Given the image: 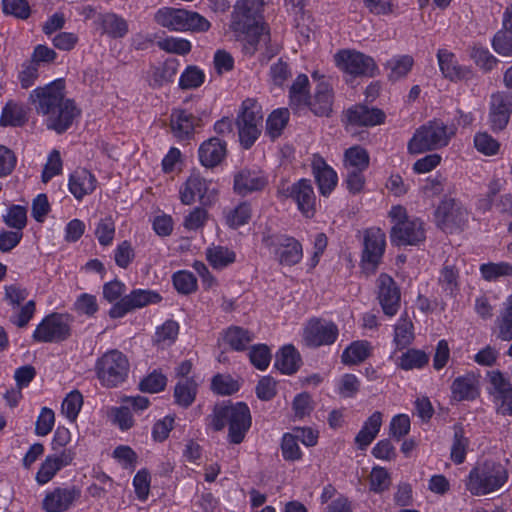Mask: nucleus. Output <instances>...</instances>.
I'll return each instance as SVG.
<instances>
[{
    "label": "nucleus",
    "instance_id": "obj_1",
    "mask_svg": "<svg viewBox=\"0 0 512 512\" xmlns=\"http://www.w3.org/2000/svg\"><path fill=\"white\" fill-rule=\"evenodd\" d=\"M29 99L37 114L46 116L47 128L58 134L66 132L81 114L74 100L65 97L63 79L34 89Z\"/></svg>",
    "mask_w": 512,
    "mask_h": 512
},
{
    "label": "nucleus",
    "instance_id": "obj_2",
    "mask_svg": "<svg viewBox=\"0 0 512 512\" xmlns=\"http://www.w3.org/2000/svg\"><path fill=\"white\" fill-rule=\"evenodd\" d=\"M250 409L244 402L216 405L211 416V426L221 431L228 426V440L232 444H240L251 427Z\"/></svg>",
    "mask_w": 512,
    "mask_h": 512
},
{
    "label": "nucleus",
    "instance_id": "obj_3",
    "mask_svg": "<svg viewBox=\"0 0 512 512\" xmlns=\"http://www.w3.org/2000/svg\"><path fill=\"white\" fill-rule=\"evenodd\" d=\"M509 479L507 468L500 462H477L470 470L465 487L473 496H485L502 489Z\"/></svg>",
    "mask_w": 512,
    "mask_h": 512
},
{
    "label": "nucleus",
    "instance_id": "obj_4",
    "mask_svg": "<svg viewBox=\"0 0 512 512\" xmlns=\"http://www.w3.org/2000/svg\"><path fill=\"white\" fill-rule=\"evenodd\" d=\"M263 6L264 0H238L231 13L230 29L253 47L263 35V26L257 19Z\"/></svg>",
    "mask_w": 512,
    "mask_h": 512
},
{
    "label": "nucleus",
    "instance_id": "obj_5",
    "mask_svg": "<svg viewBox=\"0 0 512 512\" xmlns=\"http://www.w3.org/2000/svg\"><path fill=\"white\" fill-rule=\"evenodd\" d=\"M455 132L454 125L448 126L440 120L429 121L416 130L408 143V151L419 154L447 146Z\"/></svg>",
    "mask_w": 512,
    "mask_h": 512
},
{
    "label": "nucleus",
    "instance_id": "obj_6",
    "mask_svg": "<svg viewBox=\"0 0 512 512\" xmlns=\"http://www.w3.org/2000/svg\"><path fill=\"white\" fill-rule=\"evenodd\" d=\"M154 19L162 27L173 31L206 32L211 26L210 22L197 12L172 7L159 9Z\"/></svg>",
    "mask_w": 512,
    "mask_h": 512
},
{
    "label": "nucleus",
    "instance_id": "obj_7",
    "mask_svg": "<svg viewBox=\"0 0 512 512\" xmlns=\"http://www.w3.org/2000/svg\"><path fill=\"white\" fill-rule=\"evenodd\" d=\"M95 372L104 387H117L128 377V359L118 350L108 351L96 361Z\"/></svg>",
    "mask_w": 512,
    "mask_h": 512
},
{
    "label": "nucleus",
    "instance_id": "obj_8",
    "mask_svg": "<svg viewBox=\"0 0 512 512\" xmlns=\"http://www.w3.org/2000/svg\"><path fill=\"white\" fill-rule=\"evenodd\" d=\"M73 317L67 313H51L37 325L32 338L38 343H60L71 336Z\"/></svg>",
    "mask_w": 512,
    "mask_h": 512
},
{
    "label": "nucleus",
    "instance_id": "obj_9",
    "mask_svg": "<svg viewBox=\"0 0 512 512\" xmlns=\"http://www.w3.org/2000/svg\"><path fill=\"white\" fill-rule=\"evenodd\" d=\"M263 115L261 108L254 101L247 99L242 104V112L237 117L240 143L249 149L261 133Z\"/></svg>",
    "mask_w": 512,
    "mask_h": 512
},
{
    "label": "nucleus",
    "instance_id": "obj_10",
    "mask_svg": "<svg viewBox=\"0 0 512 512\" xmlns=\"http://www.w3.org/2000/svg\"><path fill=\"white\" fill-rule=\"evenodd\" d=\"M262 241L281 265L293 266L302 259V245L294 237L285 234H273L264 236Z\"/></svg>",
    "mask_w": 512,
    "mask_h": 512
},
{
    "label": "nucleus",
    "instance_id": "obj_11",
    "mask_svg": "<svg viewBox=\"0 0 512 512\" xmlns=\"http://www.w3.org/2000/svg\"><path fill=\"white\" fill-rule=\"evenodd\" d=\"M334 60L340 70L355 77H373L378 69L372 57L356 50H340Z\"/></svg>",
    "mask_w": 512,
    "mask_h": 512
},
{
    "label": "nucleus",
    "instance_id": "obj_12",
    "mask_svg": "<svg viewBox=\"0 0 512 512\" xmlns=\"http://www.w3.org/2000/svg\"><path fill=\"white\" fill-rule=\"evenodd\" d=\"M211 182L198 173H193L180 188V200L184 205H191L196 197L203 207L213 205L217 200V190L210 188Z\"/></svg>",
    "mask_w": 512,
    "mask_h": 512
},
{
    "label": "nucleus",
    "instance_id": "obj_13",
    "mask_svg": "<svg viewBox=\"0 0 512 512\" xmlns=\"http://www.w3.org/2000/svg\"><path fill=\"white\" fill-rule=\"evenodd\" d=\"M467 209L456 199H444L435 211L437 225L445 232L463 229L468 222Z\"/></svg>",
    "mask_w": 512,
    "mask_h": 512
},
{
    "label": "nucleus",
    "instance_id": "obj_14",
    "mask_svg": "<svg viewBox=\"0 0 512 512\" xmlns=\"http://www.w3.org/2000/svg\"><path fill=\"white\" fill-rule=\"evenodd\" d=\"M279 193L292 199L305 217L312 218L315 215L316 195L309 179L302 178L290 186L282 187Z\"/></svg>",
    "mask_w": 512,
    "mask_h": 512
},
{
    "label": "nucleus",
    "instance_id": "obj_15",
    "mask_svg": "<svg viewBox=\"0 0 512 512\" xmlns=\"http://www.w3.org/2000/svg\"><path fill=\"white\" fill-rule=\"evenodd\" d=\"M162 300L159 293L152 290L135 289L130 294L122 297L109 310V316L113 319L122 318L127 313L140 309L149 304H156Z\"/></svg>",
    "mask_w": 512,
    "mask_h": 512
},
{
    "label": "nucleus",
    "instance_id": "obj_16",
    "mask_svg": "<svg viewBox=\"0 0 512 512\" xmlns=\"http://www.w3.org/2000/svg\"><path fill=\"white\" fill-rule=\"evenodd\" d=\"M362 264L365 270L374 272L385 251V234L379 228H370L364 234Z\"/></svg>",
    "mask_w": 512,
    "mask_h": 512
},
{
    "label": "nucleus",
    "instance_id": "obj_17",
    "mask_svg": "<svg viewBox=\"0 0 512 512\" xmlns=\"http://www.w3.org/2000/svg\"><path fill=\"white\" fill-rule=\"evenodd\" d=\"M345 118L346 130L353 132L356 127H373L383 124L386 115L379 108L356 104L346 110Z\"/></svg>",
    "mask_w": 512,
    "mask_h": 512
},
{
    "label": "nucleus",
    "instance_id": "obj_18",
    "mask_svg": "<svg viewBox=\"0 0 512 512\" xmlns=\"http://www.w3.org/2000/svg\"><path fill=\"white\" fill-rule=\"evenodd\" d=\"M512 114V94L507 91H497L490 97L489 123L495 132L506 128Z\"/></svg>",
    "mask_w": 512,
    "mask_h": 512
},
{
    "label": "nucleus",
    "instance_id": "obj_19",
    "mask_svg": "<svg viewBox=\"0 0 512 512\" xmlns=\"http://www.w3.org/2000/svg\"><path fill=\"white\" fill-rule=\"evenodd\" d=\"M390 239L397 246L417 245L425 239L423 222L420 219L396 222L391 229Z\"/></svg>",
    "mask_w": 512,
    "mask_h": 512
},
{
    "label": "nucleus",
    "instance_id": "obj_20",
    "mask_svg": "<svg viewBox=\"0 0 512 512\" xmlns=\"http://www.w3.org/2000/svg\"><path fill=\"white\" fill-rule=\"evenodd\" d=\"M378 300L385 315L392 317L400 308L401 293L396 282L387 274L377 279Z\"/></svg>",
    "mask_w": 512,
    "mask_h": 512
},
{
    "label": "nucleus",
    "instance_id": "obj_21",
    "mask_svg": "<svg viewBox=\"0 0 512 512\" xmlns=\"http://www.w3.org/2000/svg\"><path fill=\"white\" fill-rule=\"evenodd\" d=\"M338 336V328L333 322L311 320L304 330V340L310 347L333 344Z\"/></svg>",
    "mask_w": 512,
    "mask_h": 512
},
{
    "label": "nucleus",
    "instance_id": "obj_22",
    "mask_svg": "<svg viewBox=\"0 0 512 512\" xmlns=\"http://www.w3.org/2000/svg\"><path fill=\"white\" fill-rule=\"evenodd\" d=\"M268 184L266 175L255 169L243 168L234 175L233 189L240 196L263 190Z\"/></svg>",
    "mask_w": 512,
    "mask_h": 512
},
{
    "label": "nucleus",
    "instance_id": "obj_23",
    "mask_svg": "<svg viewBox=\"0 0 512 512\" xmlns=\"http://www.w3.org/2000/svg\"><path fill=\"white\" fill-rule=\"evenodd\" d=\"M169 120L173 136L180 141L193 138L195 129L201 122L200 118L184 109H173Z\"/></svg>",
    "mask_w": 512,
    "mask_h": 512
},
{
    "label": "nucleus",
    "instance_id": "obj_24",
    "mask_svg": "<svg viewBox=\"0 0 512 512\" xmlns=\"http://www.w3.org/2000/svg\"><path fill=\"white\" fill-rule=\"evenodd\" d=\"M311 168L321 195L328 196L337 185V173L317 154L313 155Z\"/></svg>",
    "mask_w": 512,
    "mask_h": 512
},
{
    "label": "nucleus",
    "instance_id": "obj_25",
    "mask_svg": "<svg viewBox=\"0 0 512 512\" xmlns=\"http://www.w3.org/2000/svg\"><path fill=\"white\" fill-rule=\"evenodd\" d=\"M437 59L443 76L450 81L469 80L473 77L472 70L469 67L459 65L452 52L439 49Z\"/></svg>",
    "mask_w": 512,
    "mask_h": 512
},
{
    "label": "nucleus",
    "instance_id": "obj_26",
    "mask_svg": "<svg viewBox=\"0 0 512 512\" xmlns=\"http://www.w3.org/2000/svg\"><path fill=\"white\" fill-rule=\"evenodd\" d=\"M80 497L76 487L55 488L43 499L42 507L46 512H64Z\"/></svg>",
    "mask_w": 512,
    "mask_h": 512
},
{
    "label": "nucleus",
    "instance_id": "obj_27",
    "mask_svg": "<svg viewBox=\"0 0 512 512\" xmlns=\"http://www.w3.org/2000/svg\"><path fill=\"white\" fill-rule=\"evenodd\" d=\"M73 458L74 453L67 449L63 450L59 455L47 456L36 474L37 482L39 484L48 483L59 470L69 465Z\"/></svg>",
    "mask_w": 512,
    "mask_h": 512
},
{
    "label": "nucleus",
    "instance_id": "obj_28",
    "mask_svg": "<svg viewBox=\"0 0 512 512\" xmlns=\"http://www.w3.org/2000/svg\"><path fill=\"white\" fill-rule=\"evenodd\" d=\"M333 93L329 83L321 81L315 88L313 97L308 100L309 109L316 116H329L332 111Z\"/></svg>",
    "mask_w": 512,
    "mask_h": 512
},
{
    "label": "nucleus",
    "instance_id": "obj_29",
    "mask_svg": "<svg viewBox=\"0 0 512 512\" xmlns=\"http://www.w3.org/2000/svg\"><path fill=\"white\" fill-rule=\"evenodd\" d=\"M226 144L219 138H210L204 141L198 150L201 164L207 168L217 166L225 157Z\"/></svg>",
    "mask_w": 512,
    "mask_h": 512
},
{
    "label": "nucleus",
    "instance_id": "obj_30",
    "mask_svg": "<svg viewBox=\"0 0 512 512\" xmlns=\"http://www.w3.org/2000/svg\"><path fill=\"white\" fill-rule=\"evenodd\" d=\"M96 187V178L86 169L75 170L69 179V190L78 200L91 194Z\"/></svg>",
    "mask_w": 512,
    "mask_h": 512
},
{
    "label": "nucleus",
    "instance_id": "obj_31",
    "mask_svg": "<svg viewBox=\"0 0 512 512\" xmlns=\"http://www.w3.org/2000/svg\"><path fill=\"white\" fill-rule=\"evenodd\" d=\"M290 108L296 113L305 110L308 105L309 79L305 74H299L289 89Z\"/></svg>",
    "mask_w": 512,
    "mask_h": 512
},
{
    "label": "nucleus",
    "instance_id": "obj_32",
    "mask_svg": "<svg viewBox=\"0 0 512 512\" xmlns=\"http://www.w3.org/2000/svg\"><path fill=\"white\" fill-rule=\"evenodd\" d=\"M451 392L456 401L476 399L479 396L476 378L473 375L457 377L451 385Z\"/></svg>",
    "mask_w": 512,
    "mask_h": 512
},
{
    "label": "nucleus",
    "instance_id": "obj_33",
    "mask_svg": "<svg viewBox=\"0 0 512 512\" xmlns=\"http://www.w3.org/2000/svg\"><path fill=\"white\" fill-rule=\"evenodd\" d=\"M382 425V414L374 412L363 424L361 430L355 437L358 448L363 450L368 447L377 436Z\"/></svg>",
    "mask_w": 512,
    "mask_h": 512
},
{
    "label": "nucleus",
    "instance_id": "obj_34",
    "mask_svg": "<svg viewBox=\"0 0 512 512\" xmlns=\"http://www.w3.org/2000/svg\"><path fill=\"white\" fill-rule=\"evenodd\" d=\"M301 363V357L293 345H285L276 354L275 367L283 374L295 373Z\"/></svg>",
    "mask_w": 512,
    "mask_h": 512
},
{
    "label": "nucleus",
    "instance_id": "obj_35",
    "mask_svg": "<svg viewBox=\"0 0 512 512\" xmlns=\"http://www.w3.org/2000/svg\"><path fill=\"white\" fill-rule=\"evenodd\" d=\"M372 346L368 341L358 340L352 342L342 353V362L346 365H357L364 362L371 355Z\"/></svg>",
    "mask_w": 512,
    "mask_h": 512
},
{
    "label": "nucleus",
    "instance_id": "obj_36",
    "mask_svg": "<svg viewBox=\"0 0 512 512\" xmlns=\"http://www.w3.org/2000/svg\"><path fill=\"white\" fill-rule=\"evenodd\" d=\"M98 21L103 32L113 38L123 37L127 31V22L114 13H105L99 16Z\"/></svg>",
    "mask_w": 512,
    "mask_h": 512
},
{
    "label": "nucleus",
    "instance_id": "obj_37",
    "mask_svg": "<svg viewBox=\"0 0 512 512\" xmlns=\"http://www.w3.org/2000/svg\"><path fill=\"white\" fill-rule=\"evenodd\" d=\"M253 339L254 334L252 332L238 326L228 328L224 336L225 342L236 351L245 350Z\"/></svg>",
    "mask_w": 512,
    "mask_h": 512
},
{
    "label": "nucleus",
    "instance_id": "obj_38",
    "mask_svg": "<svg viewBox=\"0 0 512 512\" xmlns=\"http://www.w3.org/2000/svg\"><path fill=\"white\" fill-rule=\"evenodd\" d=\"M453 430L454 436L450 458L455 464H462L466 459L469 439L465 436L464 428L461 424H455Z\"/></svg>",
    "mask_w": 512,
    "mask_h": 512
},
{
    "label": "nucleus",
    "instance_id": "obj_39",
    "mask_svg": "<svg viewBox=\"0 0 512 512\" xmlns=\"http://www.w3.org/2000/svg\"><path fill=\"white\" fill-rule=\"evenodd\" d=\"M497 338L502 341L512 340V294L503 304V310L497 318Z\"/></svg>",
    "mask_w": 512,
    "mask_h": 512
},
{
    "label": "nucleus",
    "instance_id": "obj_40",
    "mask_svg": "<svg viewBox=\"0 0 512 512\" xmlns=\"http://www.w3.org/2000/svg\"><path fill=\"white\" fill-rule=\"evenodd\" d=\"M27 121L26 110L22 105L8 102L3 108L0 118L1 126H22Z\"/></svg>",
    "mask_w": 512,
    "mask_h": 512
},
{
    "label": "nucleus",
    "instance_id": "obj_41",
    "mask_svg": "<svg viewBox=\"0 0 512 512\" xmlns=\"http://www.w3.org/2000/svg\"><path fill=\"white\" fill-rule=\"evenodd\" d=\"M414 64V60L409 55L396 56L387 61L385 67L390 70L388 78L391 81H397L410 72Z\"/></svg>",
    "mask_w": 512,
    "mask_h": 512
},
{
    "label": "nucleus",
    "instance_id": "obj_42",
    "mask_svg": "<svg viewBox=\"0 0 512 512\" xmlns=\"http://www.w3.org/2000/svg\"><path fill=\"white\" fill-rule=\"evenodd\" d=\"M459 271L453 265L445 262L443 268L440 271V276L438 282L442 288V290L450 295L454 296L459 290Z\"/></svg>",
    "mask_w": 512,
    "mask_h": 512
},
{
    "label": "nucleus",
    "instance_id": "obj_43",
    "mask_svg": "<svg viewBox=\"0 0 512 512\" xmlns=\"http://www.w3.org/2000/svg\"><path fill=\"white\" fill-rule=\"evenodd\" d=\"M196 393V383L192 379H183L175 386V401L178 405L187 408L194 402Z\"/></svg>",
    "mask_w": 512,
    "mask_h": 512
},
{
    "label": "nucleus",
    "instance_id": "obj_44",
    "mask_svg": "<svg viewBox=\"0 0 512 512\" xmlns=\"http://www.w3.org/2000/svg\"><path fill=\"white\" fill-rule=\"evenodd\" d=\"M206 257L209 263L217 269H221L232 264L236 259L234 251L223 246H213L208 248L206 251Z\"/></svg>",
    "mask_w": 512,
    "mask_h": 512
},
{
    "label": "nucleus",
    "instance_id": "obj_45",
    "mask_svg": "<svg viewBox=\"0 0 512 512\" xmlns=\"http://www.w3.org/2000/svg\"><path fill=\"white\" fill-rule=\"evenodd\" d=\"M172 283L178 293L190 295L197 291L198 284L195 275L187 270H180L172 275Z\"/></svg>",
    "mask_w": 512,
    "mask_h": 512
},
{
    "label": "nucleus",
    "instance_id": "obj_46",
    "mask_svg": "<svg viewBox=\"0 0 512 512\" xmlns=\"http://www.w3.org/2000/svg\"><path fill=\"white\" fill-rule=\"evenodd\" d=\"M344 157L345 166L348 170H365L369 166V154L360 146L347 149Z\"/></svg>",
    "mask_w": 512,
    "mask_h": 512
},
{
    "label": "nucleus",
    "instance_id": "obj_47",
    "mask_svg": "<svg viewBox=\"0 0 512 512\" xmlns=\"http://www.w3.org/2000/svg\"><path fill=\"white\" fill-rule=\"evenodd\" d=\"M252 216V208L249 202L244 201L231 210L226 216V223L229 227L237 229L247 224Z\"/></svg>",
    "mask_w": 512,
    "mask_h": 512
},
{
    "label": "nucleus",
    "instance_id": "obj_48",
    "mask_svg": "<svg viewBox=\"0 0 512 512\" xmlns=\"http://www.w3.org/2000/svg\"><path fill=\"white\" fill-rule=\"evenodd\" d=\"M178 333V323L174 320H167L156 329L154 342L163 347L170 346L177 339Z\"/></svg>",
    "mask_w": 512,
    "mask_h": 512
},
{
    "label": "nucleus",
    "instance_id": "obj_49",
    "mask_svg": "<svg viewBox=\"0 0 512 512\" xmlns=\"http://www.w3.org/2000/svg\"><path fill=\"white\" fill-rule=\"evenodd\" d=\"M177 74V64L175 61H166L161 66L153 70L150 85L161 87L165 83L172 82Z\"/></svg>",
    "mask_w": 512,
    "mask_h": 512
},
{
    "label": "nucleus",
    "instance_id": "obj_50",
    "mask_svg": "<svg viewBox=\"0 0 512 512\" xmlns=\"http://www.w3.org/2000/svg\"><path fill=\"white\" fill-rule=\"evenodd\" d=\"M487 377L492 387L490 394L498 401L512 389L509 379L499 370L489 371Z\"/></svg>",
    "mask_w": 512,
    "mask_h": 512
},
{
    "label": "nucleus",
    "instance_id": "obj_51",
    "mask_svg": "<svg viewBox=\"0 0 512 512\" xmlns=\"http://www.w3.org/2000/svg\"><path fill=\"white\" fill-rule=\"evenodd\" d=\"M480 272L486 281H496L500 277L512 276V265L507 262L485 263L480 266Z\"/></svg>",
    "mask_w": 512,
    "mask_h": 512
},
{
    "label": "nucleus",
    "instance_id": "obj_52",
    "mask_svg": "<svg viewBox=\"0 0 512 512\" xmlns=\"http://www.w3.org/2000/svg\"><path fill=\"white\" fill-rule=\"evenodd\" d=\"M399 360V366L401 369L412 370L424 367L428 363L429 357L422 350L409 349L407 352L402 354Z\"/></svg>",
    "mask_w": 512,
    "mask_h": 512
},
{
    "label": "nucleus",
    "instance_id": "obj_53",
    "mask_svg": "<svg viewBox=\"0 0 512 512\" xmlns=\"http://www.w3.org/2000/svg\"><path fill=\"white\" fill-rule=\"evenodd\" d=\"M289 119L288 109H277L274 110L268 117L266 123L267 133L272 137L276 138L280 136L282 130L285 128Z\"/></svg>",
    "mask_w": 512,
    "mask_h": 512
},
{
    "label": "nucleus",
    "instance_id": "obj_54",
    "mask_svg": "<svg viewBox=\"0 0 512 512\" xmlns=\"http://www.w3.org/2000/svg\"><path fill=\"white\" fill-rule=\"evenodd\" d=\"M3 220L7 226L22 232L27 224V210L23 206L12 205Z\"/></svg>",
    "mask_w": 512,
    "mask_h": 512
},
{
    "label": "nucleus",
    "instance_id": "obj_55",
    "mask_svg": "<svg viewBox=\"0 0 512 512\" xmlns=\"http://www.w3.org/2000/svg\"><path fill=\"white\" fill-rule=\"evenodd\" d=\"M492 47L501 56H512V30L503 27L498 31L493 37Z\"/></svg>",
    "mask_w": 512,
    "mask_h": 512
},
{
    "label": "nucleus",
    "instance_id": "obj_56",
    "mask_svg": "<svg viewBox=\"0 0 512 512\" xmlns=\"http://www.w3.org/2000/svg\"><path fill=\"white\" fill-rule=\"evenodd\" d=\"M82 405V394L78 390L71 391L62 403V413L65 414L69 420L74 421L77 418Z\"/></svg>",
    "mask_w": 512,
    "mask_h": 512
},
{
    "label": "nucleus",
    "instance_id": "obj_57",
    "mask_svg": "<svg viewBox=\"0 0 512 512\" xmlns=\"http://www.w3.org/2000/svg\"><path fill=\"white\" fill-rule=\"evenodd\" d=\"M240 385L230 375L217 374L212 379V389L219 395H231L237 392Z\"/></svg>",
    "mask_w": 512,
    "mask_h": 512
},
{
    "label": "nucleus",
    "instance_id": "obj_58",
    "mask_svg": "<svg viewBox=\"0 0 512 512\" xmlns=\"http://www.w3.org/2000/svg\"><path fill=\"white\" fill-rule=\"evenodd\" d=\"M271 358V351L265 344L253 345L250 349L249 359L253 366L259 370H265L269 366Z\"/></svg>",
    "mask_w": 512,
    "mask_h": 512
},
{
    "label": "nucleus",
    "instance_id": "obj_59",
    "mask_svg": "<svg viewBox=\"0 0 512 512\" xmlns=\"http://www.w3.org/2000/svg\"><path fill=\"white\" fill-rule=\"evenodd\" d=\"M370 490L375 493H382L389 489L391 477L388 471L383 467H374L370 473Z\"/></svg>",
    "mask_w": 512,
    "mask_h": 512
},
{
    "label": "nucleus",
    "instance_id": "obj_60",
    "mask_svg": "<svg viewBox=\"0 0 512 512\" xmlns=\"http://www.w3.org/2000/svg\"><path fill=\"white\" fill-rule=\"evenodd\" d=\"M166 377L157 371H153L139 383V389L142 392L158 393L164 390L166 386Z\"/></svg>",
    "mask_w": 512,
    "mask_h": 512
},
{
    "label": "nucleus",
    "instance_id": "obj_61",
    "mask_svg": "<svg viewBox=\"0 0 512 512\" xmlns=\"http://www.w3.org/2000/svg\"><path fill=\"white\" fill-rule=\"evenodd\" d=\"M204 73L195 66H189L181 75L179 86L182 89H194L204 82Z\"/></svg>",
    "mask_w": 512,
    "mask_h": 512
},
{
    "label": "nucleus",
    "instance_id": "obj_62",
    "mask_svg": "<svg viewBox=\"0 0 512 512\" xmlns=\"http://www.w3.org/2000/svg\"><path fill=\"white\" fill-rule=\"evenodd\" d=\"M158 47L168 53L186 55L191 51V43L183 38H166L158 42Z\"/></svg>",
    "mask_w": 512,
    "mask_h": 512
},
{
    "label": "nucleus",
    "instance_id": "obj_63",
    "mask_svg": "<svg viewBox=\"0 0 512 512\" xmlns=\"http://www.w3.org/2000/svg\"><path fill=\"white\" fill-rule=\"evenodd\" d=\"M115 234V224L111 217L100 219L97 224L95 235L99 243L108 246L112 243Z\"/></svg>",
    "mask_w": 512,
    "mask_h": 512
},
{
    "label": "nucleus",
    "instance_id": "obj_64",
    "mask_svg": "<svg viewBox=\"0 0 512 512\" xmlns=\"http://www.w3.org/2000/svg\"><path fill=\"white\" fill-rule=\"evenodd\" d=\"M3 12L19 19H27L31 10L27 0H3Z\"/></svg>",
    "mask_w": 512,
    "mask_h": 512
}]
</instances>
